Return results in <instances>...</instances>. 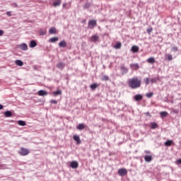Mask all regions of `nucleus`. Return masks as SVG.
<instances>
[{"label":"nucleus","instance_id":"obj_1","mask_svg":"<svg viewBox=\"0 0 181 181\" xmlns=\"http://www.w3.org/2000/svg\"><path fill=\"white\" fill-rule=\"evenodd\" d=\"M141 81L138 77H133L128 80V86L132 90L139 88L141 87Z\"/></svg>","mask_w":181,"mask_h":181},{"label":"nucleus","instance_id":"obj_2","mask_svg":"<svg viewBox=\"0 0 181 181\" xmlns=\"http://www.w3.org/2000/svg\"><path fill=\"white\" fill-rule=\"evenodd\" d=\"M29 153H30L29 149L25 148H21V151H19V154L21 156H26L29 155Z\"/></svg>","mask_w":181,"mask_h":181},{"label":"nucleus","instance_id":"obj_3","mask_svg":"<svg viewBox=\"0 0 181 181\" xmlns=\"http://www.w3.org/2000/svg\"><path fill=\"white\" fill-rule=\"evenodd\" d=\"M127 173L128 171L125 168H120L118 170V175H119V176H125Z\"/></svg>","mask_w":181,"mask_h":181},{"label":"nucleus","instance_id":"obj_4","mask_svg":"<svg viewBox=\"0 0 181 181\" xmlns=\"http://www.w3.org/2000/svg\"><path fill=\"white\" fill-rule=\"evenodd\" d=\"M88 26H91V28L93 29V28L97 26V21H95V20L89 21Z\"/></svg>","mask_w":181,"mask_h":181},{"label":"nucleus","instance_id":"obj_5","mask_svg":"<svg viewBox=\"0 0 181 181\" xmlns=\"http://www.w3.org/2000/svg\"><path fill=\"white\" fill-rule=\"evenodd\" d=\"M18 47L19 49H21V50H23V51L28 50V45H26V43H22L19 45Z\"/></svg>","mask_w":181,"mask_h":181},{"label":"nucleus","instance_id":"obj_6","mask_svg":"<svg viewBox=\"0 0 181 181\" xmlns=\"http://www.w3.org/2000/svg\"><path fill=\"white\" fill-rule=\"evenodd\" d=\"M144 96L141 94H137L134 95V101H142Z\"/></svg>","mask_w":181,"mask_h":181},{"label":"nucleus","instance_id":"obj_7","mask_svg":"<svg viewBox=\"0 0 181 181\" xmlns=\"http://www.w3.org/2000/svg\"><path fill=\"white\" fill-rule=\"evenodd\" d=\"M120 71H122V74H127L128 73V68L122 65L120 66Z\"/></svg>","mask_w":181,"mask_h":181},{"label":"nucleus","instance_id":"obj_8","mask_svg":"<svg viewBox=\"0 0 181 181\" xmlns=\"http://www.w3.org/2000/svg\"><path fill=\"white\" fill-rule=\"evenodd\" d=\"M73 139H74L77 144V145H80L81 144V140L80 139V136L74 135Z\"/></svg>","mask_w":181,"mask_h":181},{"label":"nucleus","instance_id":"obj_9","mask_svg":"<svg viewBox=\"0 0 181 181\" xmlns=\"http://www.w3.org/2000/svg\"><path fill=\"white\" fill-rule=\"evenodd\" d=\"M90 40L91 42H93L94 43H95V42H98V40H100V37H98V35H93L90 37Z\"/></svg>","mask_w":181,"mask_h":181},{"label":"nucleus","instance_id":"obj_10","mask_svg":"<svg viewBox=\"0 0 181 181\" xmlns=\"http://www.w3.org/2000/svg\"><path fill=\"white\" fill-rule=\"evenodd\" d=\"M133 53H138L139 52V47L136 45H133L131 49Z\"/></svg>","mask_w":181,"mask_h":181},{"label":"nucleus","instance_id":"obj_11","mask_svg":"<svg viewBox=\"0 0 181 181\" xmlns=\"http://www.w3.org/2000/svg\"><path fill=\"white\" fill-rule=\"evenodd\" d=\"M71 168H72V169H77V168H78V163L77 161H72L71 163Z\"/></svg>","mask_w":181,"mask_h":181},{"label":"nucleus","instance_id":"obj_12","mask_svg":"<svg viewBox=\"0 0 181 181\" xmlns=\"http://www.w3.org/2000/svg\"><path fill=\"white\" fill-rule=\"evenodd\" d=\"M37 46V42L35 40H31L29 44V47L31 48L36 47Z\"/></svg>","mask_w":181,"mask_h":181},{"label":"nucleus","instance_id":"obj_13","mask_svg":"<svg viewBox=\"0 0 181 181\" xmlns=\"http://www.w3.org/2000/svg\"><path fill=\"white\" fill-rule=\"evenodd\" d=\"M60 5H62V0H55L53 2V6H54L55 8L57 6H60Z\"/></svg>","mask_w":181,"mask_h":181},{"label":"nucleus","instance_id":"obj_14","mask_svg":"<svg viewBox=\"0 0 181 181\" xmlns=\"http://www.w3.org/2000/svg\"><path fill=\"white\" fill-rule=\"evenodd\" d=\"M4 117H6V118H9L11 117H12V112L8 110L4 112Z\"/></svg>","mask_w":181,"mask_h":181},{"label":"nucleus","instance_id":"obj_15","mask_svg":"<svg viewBox=\"0 0 181 181\" xmlns=\"http://www.w3.org/2000/svg\"><path fill=\"white\" fill-rule=\"evenodd\" d=\"M65 66H66V64H63V62H60L57 64V69H59L60 70H63V69H64Z\"/></svg>","mask_w":181,"mask_h":181},{"label":"nucleus","instance_id":"obj_16","mask_svg":"<svg viewBox=\"0 0 181 181\" xmlns=\"http://www.w3.org/2000/svg\"><path fill=\"white\" fill-rule=\"evenodd\" d=\"M153 158H152V156H144V160L146 162H152Z\"/></svg>","mask_w":181,"mask_h":181},{"label":"nucleus","instance_id":"obj_17","mask_svg":"<svg viewBox=\"0 0 181 181\" xmlns=\"http://www.w3.org/2000/svg\"><path fill=\"white\" fill-rule=\"evenodd\" d=\"M84 128H86V126L83 123H81V124H78V126H76V129H79V131H83V129H84Z\"/></svg>","mask_w":181,"mask_h":181},{"label":"nucleus","instance_id":"obj_18","mask_svg":"<svg viewBox=\"0 0 181 181\" xmlns=\"http://www.w3.org/2000/svg\"><path fill=\"white\" fill-rule=\"evenodd\" d=\"M57 40H59V37H54L50 38L48 42L49 43H55V42H57Z\"/></svg>","mask_w":181,"mask_h":181},{"label":"nucleus","instance_id":"obj_19","mask_svg":"<svg viewBox=\"0 0 181 181\" xmlns=\"http://www.w3.org/2000/svg\"><path fill=\"white\" fill-rule=\"evenodd\" d=\"M59 46L60 47H67V42H66L64 40H62L59 43Z\"/></svg>","mask_w":181,"mask_h":181},{"label":"nucleus","instance_id":"obj_20","mask_svg":"<svg viewBox=\"0 0 181 181\" xmlns=\"http://www.w3.org/2000/svg\"><path fill=\"white\" fill-rule=\"evenodd\" d=\"M151 129H156L158 128V123L153 122L151 123Z\"/></svg>","mask_w":181,"mask_h":181},{"label":"nucleus","instance_id":"obj_21","mask_svg":"<svg viewBox=\"0 0 181 181\" xmlns=\"http://www.w3.org/2000/svg\"><path fill=\"white\" fill-rule=\"evenodd\" d=\"M49 35H55L56 28H54V27L51 28L49 30Z\"/></svg>","mask_w":181,"mask_h":181},{"label":"nucleus","instance_id":"obj_22","mask_svg":"<svg viewBox=\"0 0 181 181\" xmlns=\"http://www.w3.org/2000/svg\"><path fill=\"white\" fill-rule=\"evenodd\" d=\"M158 81H159V77L153 78L150 79V82L151 83V84L158 83Z\"/></svg>","mask_w":181,"mask_h":181},{"label":"nucleus","instance_id":"obj_23","mask_svg":"<svg viewBox=\"0 0 181 181\" xmlns=\"http://www.w3.org/2000/svg\"><path fill=\"white\" fill-rule=\"evenodd\" d=\"M52 94L54 97H57V95H62V90H58L57 91L53 92Z\"/></svg>","mask_w":181,"mask_h":181},{"label":"nucleus","instance_id":"obj_24","mask_svg":"<svg viewBox=\"0 0 181 181\" xmlns=\"http://www.w3.org/2000/svg\"><path fill=\"white\" fill-rule=\"evenodd\" d=\"M15 63L16 66H23V62H22V60L17 59L16 60Z\"/></svg>","mask_w":181,"mask_h":181},{"label":"nucleus","instance_id":"obj_25","mask_svg":"<svg viewBox=\"0 0 181 181\" xmlns=\"http://www.w3.org/2000/svg\"><path fill=\"white\" fill-rule=\"evenodd\" d=\"M18 124L21 126V127H25L26 125V122L23 121V120H18Z\"/></svg>","mask_w":181,"mask_h":181},{"label":"nucleus","instance_id":"obj_26","mask_svg":"<svg viewBox=\"0 0 181 181\" xmlns=\"http://www.w3.org/2000/svg\"><path fill=\"white\" fill-rule=\"evenodd\" d=\"M122 47V44L121 42H117L114 46L115 49H121Z\"/></svg>","mask_w":181,"mask_h":181},{"label":"nucleus","instance_id":"obj_27","mask_svg":"<svg viewBox=\"0 0 181 181\" xmlns=\"http://www.w3.org/2000/svg\"><path fill=\"white\" fill-rule=\"evenodd\" d=\"M148 63H150V64H153L155 63V58L150 57L147 59Z\"/></svg>","mask_w":181,"mask_h":181},{"label":"nucleus","instance_id":"obj_28","mask_svg":"<svg viewBox=\"0 0 181 181\" xmlns=\"http://www.w3.org/2000/svg\"><path fill=\"white\" fill-rule=\"evenodd\" d=\"M172 144H173V141H172V140H168V141L165 143V146H172Z\"/></svg>","mask_w":181,"mask_h":181},{"label":"nucleus","instance_id":"obj_29","mask_svg":"<svg viewBox=\"0 0 181 181\" xmlns=\"http://www.w3.org/2000/svg\"><path fill=\"white\" fill-rule=\"evenodd\" d=\"M102 81H108L110 80V77L108 76L105 75L101 78Z\"/></svg>","mask_w":181,"mask_h":181},{"label":"nucleus","instance_id":"obj_30","mask_svg":"<svg viewBox=\"0 0 181 181\" xmlns=\"http://www.w3.org/2000/svg\"><path fill=\"white\" fill-rule=\"evenodd\" d=\"M90 6H91V3H86L84 5H83V8L84 9H88V8H90Z\"/></svg>","mask_w":181,"mask_h":181},{"label":"nucleus","instance_id":"obj_31","mask_svg":"<svg viewBox=\"0 0 181 181\" xmlns=\"http://www.w3.org/2000/svg\"><path fill=\"white\" fill-rule=\"evenodd\" d=\"M160 115L161 118H165V117H168V112H160Z\"/></svg>","mask_w":181,"mask_h":181},{"label":"nucleus","instance_id":"obj_32","mask_svg":"<svg viewBox=\"0 0 181 181\" xmlns=\"http://www.w3.org/2000/svg\"><path fill=\"white\" fill-rule=\"evenodd\" d=\"M90 87L92 90H95V88L98 87V85L97 83H93L92 85H90Z\"/></svg>","mask_w":181,"mask_h":181},{"label":"nucleus","instance_id":"obj_33","mask_svg":"<svg viewBox=\"0 0 181 181\" xmlns=\"http://www.w3.org/2000/svg\"><path fill=\"white\" fill-rule=\"evenodd\" d=\"M146 96L147 97V98H151V97L153 96V92H150L148 93H146Z\"/></svg>","mask_w":181,"mask_h":181},{"label":"nucleus","instance_id":"obj_34","mask_svg":"<svg viewBox=\"0 0 181 181\" xmlns=\"http://www.w3.org/2000/svg\"><path fill=\"white\" fill-rule=\"evenodd\" d=\"M38 95H46V91L45 90H39L38 91Z\"/></svg>","mask_w":181,"mask_h":181},{"label":"nucleus","instance_id":"obj_35","mask_svg":"<svg viewBox=\"0 0 181 181\" xmlns=\"http://www.w3.org/2000/svg\"><path fill=\"white\" fill-rule=\"evenodd\" d=\"M131 66L133 67H134V70H138V69H139V64H131Z\"/></svg>","mask_w":181,"mask_h":181},{"label":"nucleus","instance_id":"obj_36","mask_svg":"<svg viewBox=\"0 0 181 181\" xmlns=\"http://www.w3.org/2000/svg\"><path fill=\"white\" fill-rule=\"evenodd\" d=\"M144 82L145 83L146 86L149 85V78H145L144 79Z\"/></svg>","mask_w":181,"mask_h":181},{"label":"nucleus","instance_id":"obj_37","mask_svg":"<svg viewBox=\"0 0 181 181\" xmlns=\"http://www.w3.org/2000/svg\"><path fill=\"white\" fill-rule=\"evenodd\" d=\"M167 59L169 62H171V60H173V57H172V54H168Z\"/></svg>","mask_w":181,"mask_h":181},{"label":"nucleus","instance_id":"obj_38","mask_svg":"<svg viewBox=\"0 0 181 181\" xmlns=\"http://www.w3.org/2000/svg\"><path fill=\"white\" fill-rule=\"evenodd\" d=\"M177 50H178V49H177V47H176V46L173 47L171 49V52H177Z\"/></svg>","mask_w":181,"mask_h":181},{"label":"nucleus","instance_id":"obj_39","mask_svg":"<svg viewBox=\"0 0 181 181\" xmlns=\"http://www.w3.org/2000/svg\"><path fill=\"white\" fill-rule=\"evenodd\" d=\"M50 103H51V104H57V100H51Z\"/></svg>","mask_w":181,"mask_h":181},{"label":"nucleus","instance_id":"obj_40","mask_svg":"<svg viewBox=\"0 0 181 181\" xmlns=\"http://www.w3.org/2000/svg\"><path fill=\"white\" fill-rule=\"evenodd\" d=\"M152 30H153L152 28H150L147 29L146 32H147V33H151L152 32Z\"/></svg>","mask_w":181,"mask_h":181},{"label":"nucleus","instance_id":"obj_41","mask_svg":"<svg viewBox=\"0 0 181 181\" xmlns=\"http://www.w3.org/2000/svg\"><path fill=\"white\" fill-rule=\"evenodd\" d=\"M6 15H8V16H12V12L11 11H7Z\"/></svg>","mask_w":181,"mask_h":181},{"label":"nucleus","instance_id":"obj_42","mask_svg":"<svg viewBox=\"0 0 181 181\" xmlns=\"http://www.w3.org/2000/svg\"><path fill=\"white\" fill-rule=\"evenodd\" d=\"M177 163H179L180 165H181V158L177 160Z\"/></svg>","mask_w":181,"mask_h":181},{"label":"nucleus","instance_id":"obj_43","mask_svg":"<svg viewBox=\"0 0 181 181\" xmlns=\"http://www.w3.org/2000/svg\"><path fill=\"white\" fill-rule=\"evenodd\" d=\"M4 35V30H0V36H2Z\"/></svg>","mask_w":181,"mask_h":181},{"label":"nucleus","instance_id":"obj_44","mask_svg":"<svg viewBox=\"0 0 181 181\" xmlns=\"http://www.w3.org/2000/svg\"><path fill=\"white\" fill-rule=\"evenodd\" d=\"M144 152H145V153H147L148 155L151 154V151H145Z\"/></svg>","mask_w":181,"mask_h":181},{"label":"nucleus","instance_id":"obj_45","mask_svg":"<svg viewBox=\"0 0 181 181\" xmlns=\"http://www.w3.org/2000/svg\"><path fill=\"white\" fill-rule=\"evenodd\" d=\"M13 6H15V8H18V4H16V3L13 4Z\"/></svg>","mask_w":181,"mask_h":181},{"label":"nucleus","instance_id":"obj_46","mask_svg":"<svg viewBox=\"0 0 181 181\" xmlns=\"http://www.w3.org/2000/svg\"><path fill=\"white\" fill-rule=\"evenodd\" d=\"M40 35H45V32L40 31Z\"/></svg>","mask_w":181,"mask_h":181},{"label":"nucleus","instance_id":"obj_47","mask_svg":"<svg viewBox=\"0 0 181 181\" xmlns=\"http://www.w3.org/2000/svg\"><path fill=\"white\" fill-rule=\"evenodd\" d=\"M4 108V105L0 104V110H2Z\"/></svg>","mask_w":181,"mask_h":181},{"label":"nucleus","instance_id":"obj_48","mask_svg":"<svg viewBox=\"0 0 181 181\" xmlns=\"http://www.w3.org/2000/svg\"><path fill=\"white\" fill-rule=\"evenodd\" d=\"M66 5H67V4L64 3V4H63V8H66Z\"/></svg>","mask_w":181,"mask_h":181},{"label":"nucleus","instance_id":"obj_49","mask_svg":"<svg viewBox=\"0 0 181 181\" xmlns=\"http://www.w3.org/2000/svg\"><path fill=\"white\" fill-rule=\"evenodd\" d=\"M146 114H147L148 115H149V112H147Z\"/></svg>","mask_w":181,"mask_h":181}]
</instances>
